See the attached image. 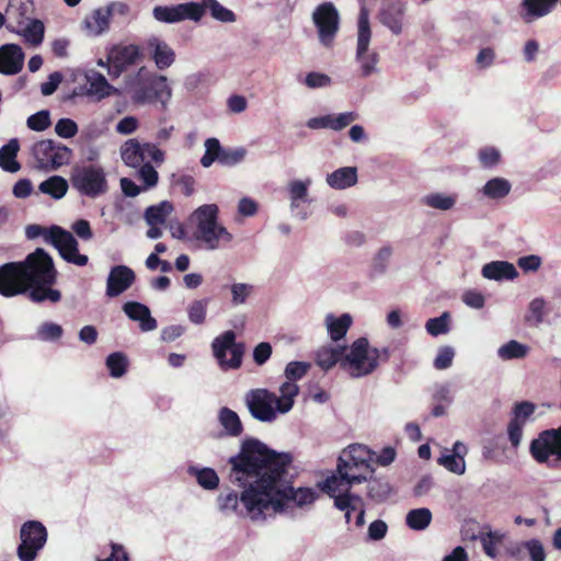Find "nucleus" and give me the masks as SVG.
Segmentation results:
<instances>
[{"label":"nucleus","instance_id":"58","mask_svg":"<svg viewBox=\"0 0 561 561\" xmlns=\"http://www.w3.org/2000/svg\"><path fill=\"white\" fill-rule=\"evenodd\" d=\"M373 470L369 468H352L347 467L340 472H343V478L346 479V484L352 486L353 484L362 483L367 480V473Z\"/></svg>","mask_w":561,"mask_h":561},{"label":"nucleus","instance_id":"59","mask_svg":"<svg viewBox=\"0 0 561 561\" xmlns=\"http://www.w3.org/2000/svg\"><path fill=\"white\" fill-rule=\"evenodd\" d=\"M310 365L304 362H289L285 368V377L289 381L301 379L309 370Z\"/></svg>","mask_w":561,"mask_h":561},{"label":"nucleus","instance_id":"46","mask_svg":"<svg viewBox=\"0 0 561 561\" xmlns=\"http://www.w3.org/2000/svg\"><path fill=\"white\" fill-rule=\"evenodd\" d=\"M423 204L439 210H449L456 204V197L454 195H445L442 193H432L423 198Z\"/></svg>","mask_w":561,"mask_h":561},{"label":"nucleus","instance_id":"17","mask_svg":"<svg viewBox=\"0 0 561 561\" xmlns=\"http://www.w3.org/2000/svg\"><path fill=\"white\" fill-rule=\"evenodd\" d=\"M28 294L24 273L20 262H9L0 266V295L14 297Z\"/></svg>","mask_w":561,"mask_h":561},{"label":"nucleus","instance_id":"5","mask_svg":"<svg viewBox=\"0 0 561 561\" xmlns=\"http://www.w3.org/2000/svg\"><path fill=\"white\" fill-rule=\"evenodd\" d=\"M70 181L81 195L90 198L101 196L108 191L105 171L99 164L75 167L71 171Z\"/></svg>","mask_w":561,"mask_h":561},{"label":"nucleus","instance_id":"19","mask_svg":"<svg viewBox=\"0 0 561 561\" xmlns=\"http://www.w3.org/2000/svg\"><path fill=\"white\" fill-rule=\"evenodd\" d=\"M170 98L171 89L164 76H158L150 82L137 88L133 95L135 103L146 104L160 102L163 106H165Z\"/></svg>","mask_w":561,"mask_h":561},{"label":"nucleus","instance_id":"52","mask_svg":"<svg viewBox=\"0 0 561 561\" xmlns=\"http://www.w3.org/2000/svg\"><path fill=\"white\" fill-rule=\"evenodd\" d=\"M247 156V150L242 147L239 148H225L219 160V164L224 167H234L242 162Z\"/></svg>","mask_w":561,"mask_h":561},{"label":"nucleus","instance_id":"32","mask_svg":"<svg viewBox=\"0 0 561 561\" xmlns=\"http://www.w3.org/2000/svg\"><path fill=\"white\" fill-rule=\"evenodd\" d=\"M328 184L336 190H344L357 183V169L354 167H344L328 174Z\"/></svg>","mask_w":561,"mask_h":561},{"label":"nucleus","instance_id":"47","mask_svg":"<svg viewBox=\"0 0 561 561\" xmlns=\"http://www.w3.org/2000/svg\"><path fill=\"white\" fill-rule=\"evenodd\" d=\"M527 353H528L527 346L515 341V340H512V341L507 342L506 344L502 345L497 352L499 356L505 360L514 359V358H523L527 355Z\"/></svg>","mask_w":561,"mask_h":561},{"label":"nucleus","instance_id":"35","mask_svg":"<svg viewBox=\"0 0 561 561\" xmlns=\"http://www.w3.org/2000/svg\"><path fill=\"white\" fill-rule=\"evenodd\" d=\"M33 11V1L27 0L26 2H20L15 4V2H9L7 8V16L10 21L11 27H22L27 20H30V14Z\"/></svg>","mask_w":561,"mask_h":561},{"label":"nucleus","instance_id":"2","mask_svg":"<svg viewBox=\"0 0 561 561\" xmlns=\"http://www.w3.org/2000/svg\"><path fill=\"white\" fill-rule=\"evenodd\" d=\"M346 346L321 347L316 354V363L323 370H329L336 364L353 378H359L374 373L381 363L390 359L389 347H370L366 337L355 340L346 353Z\"/></svg>","mask_w":561,"mask_h":561},{"label":"nucleus","instance_id":"1","mask_svg":"<svg viewBox=\"0 0 561 561\" xmlns=\"http://www.w3.org/2000/svg\"><path fill=\"white\" fill-rule=\"evenodd\" d=\"M234 460L233 470L239 474L236 477L237 480H245L249 474L250 478L257 477L241 499L249 512L259 514L271 507L275 512H283L291 502L301 507L316 500L312 489H295L286 479L293 462V456L289 453H277L261 440L251 437L242 442Z\"/></svg>","mask_w":561,"mask_h":561},{"label":"nucleus","instance_id":"54","mask_svg":"<svg viewBox=\"0 0 561 561\" xmlns=\"http://www.w3.org/2000/svg\"><path fill=\"white\" fill-rule=\"evenodd\" d=\"M504 535L500 531H488L486 534H483L480 536V540L483 547V551L489 557L494 558L496 556V546L501 543L503 540Z\"/></svg>","mask_w":561,"mask_h":561},{"label":"nucleus","instance_id":"27","mask_svg":"<svg viewBox=\"0 0 561 561\" xmlns=\"http://www.w3.org/2000/svg\"><path fill=\"white\" fill-rule=\"evenodd\" d=\"M482 276L494 280H513L518 276L516 267L506 261H493L482 267Z\"/></svg>","mask_w":561,"mask_h":561},{"label":"nucleus","instance_id":"14","mask_svg":"<svg viewBox=\"0 0 561 561\" xmlns=\"http://www.w3.org/2000/svg\"><path fill=\"white\" fill-rule=\"evenodd\" d=\"M251 415L261 422H273L277 416V396L263 388L252 389L245 394Z\"/></svg>","mask_w":561,"mask_h":561},{"label":"nucleus","instance_id":"44","mask_svg":"<svg viewBox=\"0 0 561 561\" xmlns=\"http://www.w3.org/2000/svg\"><path fill=\"white\" fill-rule=\"evenodd\" d=\"M205 153L201 159L204 168H209L215 161L219 162L224 149L217 138H208L205 141Z\"/></svg>","mask_w":561,"mask_h":561},{"label":"nucleus","instance_id":"10","mask_svg":"<svg viewBox=\"0 0 561 561\" xmlns=\"http://www.w3.org/2000/svg\"><path fill=\"white\" fill-rule=\"evenodd\" d=\"M20 539L19 559L21 561H34L47 541L46 527L38 520H27L21 526Z\"/></svg>","mask_w":561,"mask_h":561},{"label":"nucleus","instance_id":"53","mask_svg":"<svg viewBox=\"0 0 561 561\" xmlns=\"http://www.w3.org/2000/svg\"><path fill=\"white\" fill-rule=\"evenodd\" d=\"M448 320H449V314L447 312H444L439 317L431 318L426 321V324H425L426 331L433 336H438L440 334H445L449 330Z\"/></svg>","mask_w":561,"mask_h":561},{"label":"nucleus","instance_id":"23","mask_svg":"<svg viewBox=\"0 0 561 561\" xmlns=\"http://www.w3.org/2000/svg\"><path fill=\"white\" fill-rule=\"evenodd\" d=\"M369 450L363 445H351L337 459L336 471H341L347 467L352 468H369Z\"/></svg>","mask_w":561,"mask_h":561},{"label":"nucleus","instance_id":"55","mask_svg":"<svg viewBox=\"0 0 561 561\" xmlns=\"http://www.w3.org/2000/svg\"><path fill=\"white\" fill-rule=\"evenodd\" d=\"M64 330L61 325L53 322H44L37 330V336L42 341H56L61 337Z\"/></svg>","mask_w":561,"mask_h":561},{"label":"nucleus","instance_id":"15","mask_svg":"<svg viewBox=\"0 0 561 561\" xmlns=\"http://www.w3.org/2000/svg\"><path fill=\"white\" fill-rule=\"evenodd\" d=\"M48 232L49 243L58 250L60 256L66 262L78 266L88 264V256L79 253L78 241L69 231L59 226H51Z\"/></svg>","mask_w":561,"mask_h":561},{"label":"nucleus","instance_id":"56","mask_svg":"<svg viewBox=\"0 0 561 561\" xmlns=\"http://www.w3.org/2000/svg\"><path fill=\"white\" fill-rule=\"evenodd\" d=\"M536 405L529 401H522L514 405L512 421L525 424L526 421L534 414Z\"/></svg>","mask_w":561,"mask_h":561},{"label":"nucleus","instance_id":"41","mask_svg":"<svg viewBox=\"0 0 561 561\" xmlns=\"http://www.w3.org/2000/svg\"><path fill=\"white\" fill-rule=\"evenodd\" d=\"M172 210V204L164 201L158 205L149 206L145 211V219L149 226L162 225Z\"/></svg>","mask_w":561,"mask_h":561},{"label":"nucleus","instance_id":"63","mask_svg":"<svg viewBox=\"0 0 561 561\" xmlns=\"http://www.w3.org/2000/svg\"><path fill=\"white\" fill-rule=\"evenodd\" d=\"M253 286L243 283H236L231 286L232 304L238 306L244 304L252 294Z\"/></svg>","mask_w":561,"mask_h":561},{"label":"nucleus","instance_id":"57","mask_svg":"<svg viewBox=\"0 0 561 561\" xmlns=\"http://www.w3.org/2000/svg\"><path fill=\"white\" fill-rule=\"evenodd\" d=\"M49 112L46 110L39 111L27 118V127L35 131H43L50 126Z\"/></svg>","mask_w":561,"mask_h":561},{"label":"nucleus","instance_id":"64","mask_svg":"<svg viewBox=\"0 0 561 561\" xmlns=\"http://www.w3.org/2000/svg\"><path fill=\"white\" fill-rule=\"evenodd\" d=\"M139 178L145 183L146 187H152L156 186L159 180V174L157 170L152 167V164L149 162L144 163L139 167Z\"/></svg>","mask_w":561,"mask_h":561},{"label":"nucleus","instance_id":"24","mask_svg":"<svg viewBox=\"0 0 561 561\" xmlns=\"http://www.w3.org/2000/svg\"><path fill=\"white\" fill-rule=\"evenodd\" d=\"M111 18L104 7L96 8L85 15L82 30L89 36H100L110 30Z\"/></svg>","mask_w":561,"mask_h":561},{"label":"nucleus","instance_id":"33","mask_svg":"<svg viewBox=\"0 0 561 561\" xmlns=\"http://www.w3.org/2000/svg\"><path fill=\"white\" fill-rule=\"evenodd\" d=\"M20 150V144L16 138H12L0 148V167L7 172H18L21 164L16 161V156Z\"/></svg>","mask_w":561,"mask_h":561},{"label":"nucleus","instance_id":"20","mask_svg":"<svg viewBox=\"0 0 561 561\" xmlns=\"http://www.w3.org/2000/svg\"><path fill=\"white\" fill-rule=\"evenodd\" d=\"M405 4L402 0H383L379 21L393 34L399 35L403 28Z\"/></svg>","mask_w":561,"mask_h":561},{"label":"nucleus","instance_id":"61","mask_svg":"<svg viewBox=\"0 0 561 561\" xmlns=\"http://www.w3.org/2000/svg\"><path fill=\"white\" fill-rule=\"evenodd\" d=\"M455 357V351L451 346H442L434 359V367L438 370L447 369L451 366Z\"/></svg>","mask_w":561,"mask_h":561},{"label":"nucleus","instance_id":"25","mask_svg":"<svg viewBox=\"0 0 561 561\" xmlns=\"http://www.w3.org/2000/svg\"><path fill=\"white\" fill-rule=\"evenodd\" d=\"M146 44L152 50L151 58L158 69L164 70L174 62L175 53L165 42L152 36L147 39Z\"/></svg>","mask_w":561,"mask_h":561},{"label":"nucleus","instance_id":"37","mask_svg":"<svg viewBox=\"0 0 561 561\" xmlns=\"http://www.w3.org/2000/svg\"><path fill=\"white\" fill-rule=\"evenodd\" d=\"M218 419L227 435L237 437L242 434L243 426L240 417L231 409L227 407L221 408L219 410Z\"/></svg>","mask_w":561,"mask_h":561},{"label":"nucleus","instance_id":"60","mask_svg":"<svg viewBox=\"0 0 561 561\" xmlns=\"http://www.w3.org/2000/svg\"><path fill=\"white\" fill-rule=\"evenodd\" d=\"M207 300H194L188 307V319L195 324H202L206 319Z\"/></svg>","mask_w":561,"mask_h":561},{"label":"nucleus","instance_id":"62","mask_svg":"<svg viewBox=\"0 0 561 561\" xmlns=\"http://www.w3.org/2000/svg\"><path fill=\"white\" fill-rule=\"evenodd\" d=\"M56 134L61 138H71L78 133V125L70 118H60L55 125Z\"/></svg>","mask_w":561,"mask_h":561},{"label":"nucleus","instance_id":"6","mask_svg":"<svg viewBox=\"0 0 561 561\" xmlns=\"http://www.w3.org/2000/svg\"><path fill=\"white\" fill-rule=\"evenodd\" d=\"M529 453L538 463L558 468L561 465V426L540 432L531 440Z\"/></svg>","mask_w":561,"mask_h":561},{"label":"nucleus","instance_id":"9","mask_svg":"<svg viewBox=\"0 0 561 561\" xmlns=\"http://www.w3.org/2000/svg\"><path fill=\"white\" fill-rule=\"evenodd\" d=\"M211 347L222 369H238L241 366L245 346L236 341L234 331H225L213 341Z\"/></svg>","mask_w":561,"mask_h":561},{"label":"nucleus","instance_id":"30","mask_svg":"<svg viewBox=\"0 0 561 561\" xmlns=\"http://www.w3.org/2000/svg\"><path fill=\"white\" fill-rule=\"evenodd\" d=\"M558 2L559 0H523L520 4L525 11L523 18L525 21L542 18L549 14Z\"/></svg>","mask_w":561,"mask_h":561},{"label":"nucleus","instance_id":"13","mask_svg":"<svg viewBox=\"0 0 561 561\" xmlns=\"http://www.w3.org/2000/svg\"><path fill=\"white\" fill-rule=\"evenodd\" d=\"M121 156L123 161L131 168H138L150 160L156 163H162L164 160L163 151L154 144H141L136 138L124 142L121 147Z\"/></svg>","mask_w":561,"mask_h":561},{"label":"nucleus","instance_id":"31","mask_svg":"<svg viewBox=\"0 0 561 561\" xmlns=\"http://www.w3.org/2000/svg\"><path fill=\"white\" fill-rule=\"evenodd\" d=\"M7 28L21 34L25 41L33 46L42 44L45 35L44 23L37 19L30 20V23L24 27H11V24H8Z\"/></svg>","mask_w":561,"mask_h":561},{"label":"nucleus","instance_id":"22","mask_svg":"<svg viewBox=\"0 0 561 561\" xmlns=\"http://www.w3.org/2000/svg\"><path fill=\"white\" fill-rule=\"evenodd\" d=\"M24 64V53L16 44L0 47V73L12 76L19 73Z\"/></svg>","mask_w":561,"mask_h":561},{"label":"nucleus","instance_id":"50","mask_svg":"<svg viewBox=\"0 0 561 561\" xmlns=\"http://www.w3.org/2000/svg\"><path fill=\"white\" fill-rule=\"evenodd\" d=\"M197 483L205 490H215L219 485V478L211 468H203L195 472Z\"/></svg>","mask_w":561,"mask_h":561},{"label":"nucleus","instance_id":"26","mask_svg":"<svg viewBox=\"0 0 561 561\" xmlns=\"http://www.w3.org/2000/svg\"><path fill=\"white\" fill-rule=\"evenodd\" d=\"M124 312L130 320L139 321L141 331H152L157 328V320L151 317L149 308L137 301H128L123 306Z\"/></svg>","mask_w":561,"mask_h":561},{"label":"nucleus","instance_id":"29","mask_svg":"<svg viewBox=\"0 0 561 561\" xmlns=\"http://www.w3.org/2000/svg\"><path fill=\"white\" fill-rule=\"evenodd\" d=\"M85 78L88 83L85 92L87 95L96 96L98 100H102L112 94L114 88L107 82L106 78L102 73L91 71L85 76Z\"/></svg>","mask_w":561,"mask_h":561},{"label":"nucleus","instance_id":"7","mask_svg":"<svg viewBox=\"0 0 561 561\" xmlns=\"http://www.w3.org/2000/svg\"><path fill=\"white\" fill-rule=\"evenodd\" d=\"M238 455L236 456H232L230 459H229V463L231 465V470H230V473H229V478H230V481L232 483H236L238 484V486L242 488L243 491L241 492V494L239 495L236 491H228V492H222L218 495L217 497V503H218V507L221 512H229V513H236L237 515L239 516H250L252 519H259V518H263L264 517V513L265 512H260L259 514L254 513V512H249L248 511V507L243 504L242 502V496L243 494L245 493V491L248 489L251 488L252 484H254V481L256 480L257 477H247L245 480H237L236 477L238 474L234 473V458H237Z\"/></svg>","mask_w":561,"mask_h":561},{"label":"nucleus","instance_id":"51","mask_svg":"<svg viewBox=\"0 0 561 561\" xmlns=\"http://www.w3.org/2000/svg\"><path fill=\"white\" fill-rule=\"evenodd\" d=\"M546 301L542 298H535L530 301L528 307V314L525 320L528 323L538 325L543 321Z\"/></svg>","mask_w":561,"mask_h":561},{"label":"nucleus","instance_id":"49","mask_svg":"<svg viewBox=\"0 0 561 561\" xmlns=\"http://www.w3.org/2000/svg\"><path fill=\"white\" fill-rule=\"evenodd\" d=\"M346 488V479L343 478V472H337V474H332L324 480L322 490L330 497H333L339 493L345 492Z\"/></svg>","mask_w":561,"mask_h":561},{"label":"nucleus","instance_id":"48","mask_svg":"<svg viewBox=\"0 0 561 561\" xmlns=\"http://www.w3.org/2000/svg\"><path fill=\"white\" fill-rule=\"evenodd\" d=\"M351 486L347 485L345 489V492L339 493L337 495L333 496L334 499V506L340 511H345L348 508L357 510V504H362L363 500L359 495L351 493L350 491Z\"/></svg>","mask_w":561,"mask_h":561},{"label":"nucleus","instance_id":"16","mask_svg":"<svg viewBox=\"0 0 561 561\" xmlns=\"http://www.w3.org/2000/svg\"><path fill=\"white\" fill-rule=\"evenodd\" d=\"M371 31L369 24L368 11L363 8L358 15V33H357V50L356 57L360 62L363 76H369L378 62V55L376 53L367 55L368 46L370 43Z\"/></svg>","mask_w":561,"mask_h":561},{"label":"nucleus","instance_id":"40","mask_svg":"<svg viewBox=\"0 0 561 561\" xmlns=\"http://www.w3.org/2000/svg\"><path fill=\"white\" fill-rule=\"evenodd\" d=\"M279 392L280 397H277V411L279 413H287L294 407L295 398L299 393V387L294 381L287 380L279 387Z\"/></svg>","mask_w":561,"mask_h":561},{"label":"nucleus","instance_id":"42","mask_svg":"<svg viewBox=\"0 0 561 561\" xmlns=\"http://www.w3.org/2000/svg\"><path fill=\"white\" fill-rule=\"evenodd\" d=\"M511 183L503 178H493L483 186V194L492 199L507 196L511 192Z\"/></svg>","mask_w":561,"mask_h":561},{"label":"nucleus","instance_id":"43","mask_svg":"<svg viewBox=\"0 0 561 561\" xmlns=\"http://www.w3.org/2000/svg\"><path fill=\"white\" fill-rule=\"evenodd\" d=\"M391 492L389 482L381 478L370 479L367 484V496L376 503L385 502Z\"/></svg>","mask_w":561,"mask_h":561},{"label":"nucleus","instance_id":"38","mask_svg":"<svg viewBox=\"0 0 561 561\" xmlns=\"http://www.w3.org/2000/svg\"><path fill=\"white\" fill-rule=\"evenodd\" d=\"M198 4L202 7V16L206 11H209L215 20L224 23H232L237 20L236 14L221 5L217 0H202Z\"/></svg>","mask_w":561,"mask_h":561},{"label":"nucleus","instance_id":"36","mask_svg":"<svg viewBox=\"0 0 561 561\" xmlns=\"http://www.w3.org/2000/svg\"><path fill=\"white\" fill-rule=\"evenodd\" d=\"M68 188L69 185L67 180L60 175L49 176L38 186L41 193L46 194L54 199L62 198L67 194Z\"/></svg>","mask_w":561,"mask_h":561},{"label":"nucleus","instance_id":"3","mask_svg":"<svg viewBox=\"0 0 561 561\" xmlns=\"http://www.w3.org/2000/svg\"><path fill=\"white\" fill-rule=\"evenodd\" d=\"M28 288L31 301L41 304L50 301L57 304L61 300V293L53 288L57 283L58 271L53 257L42 248L26 255L20 261Z\"/></svg>","mask_w":561,"mask_h":561},{"label":"nucleus","instance_id":"28","mask_svg":"<svg viewBox=\"0 0 561 561\" xmlns=\"http://www.w3.org/2000/svg\"><path fill=\"white\" fill-rule=\"evenodd\" d=\"M453 454L444 455L438 459V463L444 466L448 471L456 474H463L466 471V462L462 454H466V446L456 442L454 444Z\"/></svg>","mask_w":561,"mask_h":561},{"label":"nucleus","instance_id":"18","mask_svg":"<svg viewBox=\"0 0 561 561\" xmlns=\"http://www.w3.org/2000/svg\"><path fill=\"white\" fill-rule=\"evenodd\" d=\"M153 16L164 23H176L184 20L197 22L202 19V7L197 2L180 3L172 7L157 5L153 9Z\"/></svg>","mask_w":561,"mask_h":561},{"label":"nucleus","instance_id":"4","mask_svg":"<svg viewBox=\"0 0 561 561\" xmlns=\"http://www.w3.org/2000/svg\"><path fill=\"white\" fill-rule=\"evenodd\" d=\"M191 220L196 224L194 238L203 241L211 250L219 247V241L230 242L232 236L227 229L218 225V207L215 204L199 206L191 216Z\"/></svg>","mask_w":561,"mask_h":561},{"label":"nucleus","instance_id":"45","mask_svg":"<svg viewBox=\"0 0 561 561\" xmlns=\"http://www.w3.org/2000/svg\"><path fill=\"white\" fill-rule=\"evenodd\" d=\"M106 367L108 368L112 377L119 378L127 371L128 359L124 353H112L106 358Z\"/></svg>","mask_w":561,"mask_h":561},{"label":"nucleus","instance_id":"8","mask_svg":"<svg viewBox=\"0 0 561 561\" xmlns=\"http://www.w3.org/2000/svg\"><path fill=\"white\" fill-rule=\"evenodd\" d=\"M32 154L38 169L53 171L68 164L72 151L62 144L55 142L51 139H44L33 145Z\"/></svg>","mask_w":561,"mask_h":561},{"label":"nucleus","instance_id":"11","mask_svg":"<svg viewBox=\"0 0 561 561\" xmlns=\"http://www.w3.org/2000/svg\"><path fill=\"white\" fill-rule=\"evenodd\" d=\"M144 59V53L136 44H116L107 51V73L112 79L118 78L129 67Z\"/></svg>","mask_w":561,"mask_h":561},{"label":"nucleus","instance_id":"21","mask_svg":"<svg viewBox=\"0 0 561 561\" xmlns=\"http://www.w3.org/2000/svg\"><path fill=\"white\" fill-rule=\"evenodd\" d=\"M135 272L126 265L113 266L106 282V295L117 297L126 291L135 282Z\"/></svg>","mask_w":561,"mask_h":561},{"label":"nucleus","instance_id":"39","mask_svg":"<svg viewBox=\"0 0 561 561\" xmlns=\"http://www.w3.org/2000/svg\"><path fill=\"white\" fill-rule=\"evenodd\" d=\"M432 519L433 515L430 508H413L408 512L405 524L410 529L421 531L430 526Z\"/></svg>","mask_w":561,"mask_h":561},{"label":"nucleus","instance_id":"12","mask_svg":"<svg viewBox=\"0 0 561 561\" xmlns=\"http://www.w3.org/2000/svg\"><path fill=\"white\" fill-rule=\"evenodd\" d=\"M312 21L320 43L331 47L340 30V14L335 5L332 2L319 4L312 13Z\"/></svg>","mask_w":561,"mask_h":561},{"label":"nucleus","instance_id":"34","mask_svg":"<svg viewBox=\"0 0 561 561\" xmlns=\"http://www.w3.org/2000/svg\"><path fill=\"white\" fill-rule=\"evenodd\" d=\"M352 323L353 319L348 313H343L337 318L333 314H328L325 318L329 335L334 342L342 340L346 335Z\"/></svg>","mask_w":561,"mask_h":561}]
</instances>
